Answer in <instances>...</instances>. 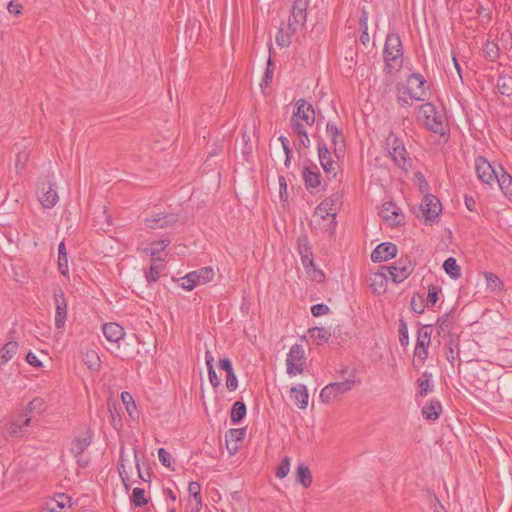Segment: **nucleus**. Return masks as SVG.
I'll return each instance as SVG.
<instances>
[{
	"label": "nucleus",
	"instance_id": "obj_24",
	"mask_svg": "<svg viewBox=\"0 0 512 512\" xmlns=\"http://www.w3.org/2000/svg\"><path fill=\"white\" fill-rule=\"evenodd\" d=\"M455 323L454 312L451 310L448 313L440 316L437 319V333L440 337L446 338L453 336L451 331Z\"/></svg>",
	"mask_w": 512,
	"mask_h": 512
},
{
	"label": "nucleus",
	"instance_id": "obj_28",
	"mask_svg": "<svg viewBox=\"0 0 512 512\" xmlns=\"http://www.w3.org/2000/svg\"><path fill=\"white\" fill-rule=\"evenodd\" d=\"M103 334L110 342H119L125 335L123 327L111 322L103 325Z\"/></svg>",
	"mask_w": 512,
	"mask_h": 512
},
{
	"label": "nucleus",
	"instance_id": "obj_23",
	"mask_svg": "<svg viewBox=\"0 0 512 512\" xmlns=\"http://www.w3.org/2000/svg\"><path fill=\"white\" fill-rule=\"evenodd\" d=\"M302 177L308 190L317 189L321 185L322 177L317 166L314 164L303 168Z\"/></svg>",
	"mask_w": 512,
	"mask_h": 512
},
{
	"label": "nucleus",
	"instance_id": "obj_61",
	"mask_svg": "<svg viewBox=\"0 0 512 512\" xmlns=\"http://www.w3.org/2000/svg\"><path fill=\"white\" fill-rule=\"evenodd\" d=\"M208 377H209V381H210L211 385L214 388H217L220 385L221 382H220L219 377L216 374L214 367H210V369H208Z\"/></svg>",
	"mask_w": 512,
	"mask_h": 512
},
{
	"label": "nucleus",
	"instance_id": "obj_38",
	"mask_svg": "<svg viewBox=\"0 0 512 512\" xmlns=\"http://www.w3.org/2000/svg\"><path fill=\"white\" fill-rule=\"evenodd\" d=\"M309 335L317 345H322L323 343L327 342L331 337L330 331L323 327H314L310 329Z\"/></svg>",
	"mask_w": 512,
	"mask_h": 512
},
{
	"label": "nucleus",
	"instance_id": "obj_32",
	"mask_svg": "<svg viewBox=\"0 0 512 512\" xmlns=\"http://www.w3.org/2000/svg\"><path fill=\"white\" fill-rule=\"evenodd\" d=\"M296 481L299 482L304 488H308L312 484V474L307 465L301 463L297 466Z\"/></svg>",
	"mask_w": 512,
	"mask_h": 512
},
{
	"label": "nucleus",
	"instance_id": "obj_7",
	"mask_svg": "<svg viewBox=\"0 0 512 512\" xmlns=\"http://www.w3.org/2000/svg\"><path fill=\"white\" fill-rule=\"evenodd\" d=\"M214 275L215 273L212 267H202L184 276L182 278L183 283L181 287L187 291H191L200 284L210 282L214 278Z\"/></svg>",
	"mask_w": 512,
	"mask_h": 512
},
{
	"label": "nucleus",
	"instance_id": "obj_56",
	"mask_svg": "<svg viewBox=\"0 0 512 512\" xmlns=\"http://www.w3.org/2000/svg\"><path fill=\"white\" fill-rule=\"evenodd\" d=\"M291 122V128L293 132L299 137V136H305V133H307L306 128L303 123H301V120L294 121L293 118L290 119Z\"/></svg>",
	"mask_w": 512,
	"mask_h": 512
},
{
	"label": "nucleus",
	"instance_id": "obj_63",
	"mask_svg": "<svg viewBox=\"0 0 512 512\" xmlns=\"http://www.w3.org/2000/svg\"><path fill=\"white\" fill-rule=\"evenodd\" d=\"M359 27L361 32L368 31V13L365 10H362V13L359 17Z\"/></svg>",
	"mask_w": 512,
	"mask_h": 512
},
{
	"label": "nucleus",
	"instance_id": "obj_59",
	"mask_svg": "<svg viewBox=\"0 0 512 512\" xmlns=\"http://www.w3.org/2000/svg\"><path fill=\"white\" fill-rule=\"evenodd\" d=\"M160 268L156 265H151L150 271L146 273L147 282H156L159 279Z\"/></svg>",
	"mask_w": 512,
	"mask_h": 512
},
{
	"label": "nucleus",
	"instance_id": "obj_54",
	"mask_svg": "<svg viewBox=\"0 0 512 512\" xmlns=\"http://www.w3.org/2000/svg\"><path fill=\"white\" fill-rule=\"evenodd\" d=\"M291 34V31H289L288 33H284L282 30H280L279 33L276 35V43L281 47H288L291 43Z\"/></svg>",
	"mask_w": 512,
	"mask_h": 512
},
{
	"label": "nucleus",
	"instance_id": "obj_53",
	"mask_svg": "<svg viewBox=\"0 0 512 512\" xmlns=\"http://www.w3.org/2000/svg\"><path fill=\"white\" fill-rule=\"evenodd\" d=\"M188 492L196 501L201 503V486L198 482H190Z\"/></svg>",
	"mask_w": 512,
	"mask_h": 512
},
{
	"label": "nucleus",
	"instance_id": "obj_48",
	"mask_svg": "<svg viewBox=\"0 0 512 512\" xmlns=\"http://www.w3.org/2000/svg\"><path fill=\"white\" fill-rule=\"evenodd\" d=\"M398 332H399V342H400L401 346H403V347L408 346V344H409L408 327H407V323L403 319H400V321H399Z\"/></svg>",
	"mask_w": 512,
	"mask_h": 512
},
{
	"label": "nucleus",
	"instance_id": "obj_49",
	"mask_svg": "<svg viewBox=\"0 0 512 512\" xmlns=\"http://www.w3.org/2000/svg\"><path fill=\"white\" fill-rule=\"evenodd\" d=\"M441 291L440 287L436 286V285H429L428 287V295H427V298H426V306L430 307V306H434L436 304V302L438 301V295H439V292Z\"/></svg>",
	"mask_w": 512,
	"mask_h": 512
},
{
	"label": "nucleus",
	"instance_id": "obj_36",
	"mask_svg": "<svg viewBox=\"0 0 512 512\" xmlns=\"http://www.w3.org/2000/svg\"><path fill=\"white\" fill-rule=\"evenodd\" d=\"M501 175H497V182H498V185L501 189V191L506 195V196H512V176L510 174H508L506 171L503 170V168H501Z\"/></svg>",
	"mask_w": 512,
	"mask_h": 512
},
{
	"label": "nucleus",
	"instance_id": "obj_60",
	"mask_svg": "<svg viewBox=\"0 0 512 512\" xmlns=\"http://www.w3.org/2000/svg\"><path fill=\"white\" fill-rule=\"evenodd\" d=\"M58 269L63 276H67L69 273L68 269V257H58Z\"/></svg>",
	"mask_w": 512,
	"mask_h": 512
},
{
	"label": "nucleus",
	"instance_id": "obj_55",
	"mask_svg": "<svg viewBox=\"0 0 512 512\" xmlns=\"http://www.w3.org/2000/svg\"><path fill=\"white\" fill-rule=\"evenodd\" d=\"M329 311L330 308L323 303L315 304L311 307V313L315 317L326 315L329 313Z\"/></svg>",
	"mask_w": 512,
	"mask_h": 512
},
{
	"label": "nucleus",
	"instance_id": "obj_8",
	"mask_svg": "<svg viewBox=\"0 0 512 512\" xmlns=\"http://www.w3.org/2000/svg\"><path fill=\"white\" fill-rule=\"evenodd\" d=\"M287 374L295 376L296 374H302L305 368V351L300 344H294L290 348V351L286 359Z\"/></svg>",
	"mask_w": 512,
	"mask_h": 512
},
{
	"label": "nucleus",
	"instance_id": "obj_34",
	"mask_svg": "<svg viewBox=\"0 0 512 512\" xmlns=\"http://www.w3.org/2000/svg\"><path fill=\"white\" fill-rule=\"evenodd\" d=\"M449 341L447 343L445 355L446 359L453 364L456 357L459 355V336H450L448 337Z\"/></svg>",
	"mask_w": 512,
	"mask_h": 512
},
{
	"label": "nucleus",
	"instance_id": "obj_39",
	"mask_svg": "<svg viewBox=\"0 0 512 512\" xmlns=\"http://www.w3.org/2000/svg\"><path fill=\"white\" fill-rule=\"evenodd\" d=\"M387 277L384 273H375L371 278L370 287L373 293L381 294L386 291Z\"/></svg>",
	"mask_w": 512,
	"mask_h": 512
},
{
	"label": "nucleus",
	"instance_id": "obj_2",
	"mask_svg": "<svg viewBox=\"0 0 512 512\" xmlns=\"http://www.w3.org/2000/svg\"><path fill=\"white\" fill-rule=\"evenodd\" d=\"M386 149L393 162L400 168L411 167L412 162L405 148L403 140L394 133H390L386 138Z\"/></svg>",
	"mask_w": 512,
	"mask_h": 512
},
{
	"label": "nucleus",
	"instance_id": "obj_42",
	"mask_svg": "<svg viewBox=\"0 0 512 512\" xmlns=\"http://www.w3.org/2000/svg\"><path fill=\"white\" fill-rule=\"evenodd\" d=\"M487 288L492 292H500L503 289L502 280L492 272H484Z\"/></svg>",
	"mask_w": 512,
	"mask_h": 512
},
{
	"label": "nucleus",
	"instance_id": "obj_33",
	"mask_svg": "<svg viewBox=\"0 0 512 512\" xmlns=\"http://www.w3.org/2000/svg\"><path fill=\"white\" fill-rule=\"evenodd\" d=\"M496 87L501 95L510 97L512 95V76L499 74Z\"/></svg>",
	"mask_w": 512,
	"mask_h": 512
},
{
	"label": "nucleus",
	"instance_id": "obj_45",
	"mask_svg": "<svg viewBox=\"0 0 512 512\" xmlns=\"http://www.w3.org/2000/svg\"><path fill=\"white\" fill-rule=\"evenodd\" d=\"M44 401L43 399L36 397L32 399L21 411L24 416H32V412L34 410H40L43 407Z\"/></svg>",
	"mask_w": 512,
	"mask_h": 512
},
{
	"label": "nucleus",
	"instance_id": "obj_35",
	"mask_svg": "<svg viewBox=\"0 0 512 512\" xmlns=\"http://www.w3.org/2000/svg\"><path fill=\"white\" fill-rule=\"evenodd\" d=\"M246 405L242 401H236L231 408V422L236 425L239 424L246 416Z\"/></svg>",
	"mask_w": 512,
	"mask_h": 512
},
{
	"label": "nucleus",
	"instance_id": "obj_29",
	"mask_svg": "<svg viewBox=\"0 0 512 512\" xmlns=\"http://www.w3.org/2000/svg\"><path fill=\"white\" fill-rule=\"evenodd\" d=\"M291 398L294 400V403L298 405L300 409H305L308 405V391L305 385H299L298 387H292L291 390Z\"/></svg>",
	"mask_w": 512,
	"mask_h": 512
},
{
	"label": "nucleus",
	"instance_id": "obj_26",
	"mask_svg": "<svg viewBox=\"0 0 512 512\" xmlns=\"http://www.w3.org/2000/svg\"><path fill=\"white\" fill-rule=\"evenodd\" d=\"M219 368L226 372V388L229 391H235L238 387V380L234 373L232 363L228 358L219 360Z\"/></svg>",
	"mask_w": 512,
	"mask_h": 512
},
{
	"label": "nucleus",
	"instance_id": "obj_10",
	"mask_svg": "<svg viewBox=\"0 0 512 512\" xmlns=\"http://www.w3.org/2000/svg\"><path fill=\"white\" fill-rule=\"evenodd\" d=\"M308 0H295L291 9V15L288 19V30L292 34L303 27L307 19Z\"/></svg>",
	"mask_w": 512,
	"mask_h": 512
},
{
	"label": "nucleus",
	"instance_id": "obj_44",
	"mask_svg": "<svg viewBox=\"0 0 512 512\" xmlns=\"http://www.w3.org/2000/svg\"><path fill=\"white\" fill-rule=\"evenodd\" d=\"M483 53L488 60L492 62L496 61L499 57L498 44L493 41H487L483 49Z\"/></svg>",
	"mask_w": 512,
	"mask_h": 512
},
{
	"label": "nucleus",
	"instance_id": "obj_57",
	"mask_svg": "<svg viewBox=\"0 0 512 512\" xmlns=\"http://www.w3.org/2000/svg\"><path fill=\"white\" fill-rule=\"evenodd\" d=\"M158 457L163 466L168 468L171 467V455L168 451H166L164 448H159Z\"/></svg>",
	"mask_w": 512,
	"mask_h": 512
},
{
	"label": "nucleus",
	"instance_id": "obj_46",
	"mask_svg": "<svg viewBox=\"0 0 512 512\" xmlns=\"http://www.w3.org/2000/svg\"><path fill=\"white\" fill-rule=\"evenodd\" d=\"M411 309L417 313L422 314L424 312L426 303H424L423 295L414 294L411 299Z\"/></svg>",
	"mask_w": 512,
	"mask_h": 512
},
{
	"label": "nucleus",
	"instance_id": "obj_16",
	"mask_svg": "<svg viewBox=\"0 0 512 512\" xmlns=\"http://www.w3.org/2000/svg\"><path fill=\"white\" fill-rule=\"evenodd\" d=\"M55 303V326L62 329L65 326L67 318V301L62 289L58 288L53 294Z\"/></svg>",
	"mask_w": 512,
	"mask_h": 512
},
{
	"label": "nucleus",
	"instance_id": "obj_25",
	"mask_svg": "<svg viewBox=\"0 0 512 512\" xmlns=\"http://www.w3.org/2000/svg\"><path fill=\"white\" fill-rule=\"evenodd\" d=\"M298 252L305 268L314 266L313 253L307 236H302L298 239Z\"/></svg>",
	"mask_w": 512,
	"mask_h": 512
},
{
	"label": "nucleus",
	"instance_id": "obj_21",
	"mask_svg": "<svg viewBox=\"0 0 512 512\" xmlns=\"http://www.w3.org/2000/svg\"><path fill=\"white\" fill-rule=\"evenodd\" d=\"M93 432L86 429L81 435L76 436L71 442L70 451L73 456H81L83 452L91 445Z\"/></svg>",
	"mask_w": 512,
	"mask_h": 512
},
{
	"label": "nucleus",
	"instance_id": "obj_22",
	"mask_svg": "<svg viewBox=\"0 0 512 512\" xmlns=\"http://www.w3.org/2000/svg\"><path fill=\"white\" fill-rule=\"evenodd\" d=\"M32 416H24L20 413L10 424L8 433L11 437H22L30 426Z\"/></svg>",
	"mask_w": 512,
	"mask_h": 512
},
{
	"label": "nucleus",
	"instance_id": "obj_62",
	"mask_svg": "<svg viewBox=\"0 0 512 512\" xmlns=\"http://www.w3.org/2000/svg\"><path fill=\"white\" fill-rule=\"evenodd\" d=\"M60 500H53L49 505L57 507L59 510L63 511L66 506L65 500L69 502V498L64 494L59 495Z\"/></svg>",
	"mask_w": 512,
	"mask_h": 512
},
{
	"label": "nucleus",
	"instance_id": "obj_51",
	"mask_svg": "<svg viewBox=\"0 0 512 512\" xmlns=\"http://www.w3.org/2000/svg\"><path fill=\"white\" fill-rule=\"evenodd\" d=\"M171 243L170 238H165L161 240H157L152 242L151 244V255L155 256L156 254L163 251L169 244Z\"/></svg>",
	"mask_w": 512,
	"mask_h": 512
},
{
	"label": "nucleus",
	"instance_id": "obj_6",
	"mask_svg": "<svg viewBox=\"0 0 512 512\" xmlns=\"http://www.w3.org/2000/svg\"><path fill=\"white\" fill-rule=\"evenodd\" d=\"M354 384V380L330 383L321 390L320 399L324 403H333L338 401L343 394L352 389Z\"/></svg>",
	"mask_w": 512,
	"mask_h": 512
},
{
	"label": "nucleus",
	"instance_id": "obj_3",
	"mask_svg": "<svg viewBox=\"0 0 512 512\" xmlns=\"http://www.w3.org/2000/svg\"><path fill=\"white\" fill-rule=\"evenodd\" d=\"M419 111L424 117L425 126L428 130L441 136L446 134L442 115L437 111L434 104L430 102L424 103L419 106Z\"/></svg>",
	"mask_w": 512,
	"mask_h": 512
},
{
	"label": "nucleus",
	"instance_id": "obj_40",
	"mask_svg": "<svg viewBox=\"0 0 512 512\" xmlns=\"http://www.w3.org/2000/svg\"><path fill=\"white\" fill-rule=\"evenodd\" d=\"M432 374L427 371L423 372L421 377L417 380L419 386V395L421 397H425L429 392L433 389V384L431 383Z\"/></svg>",
	"mask_w": 512,
	"mask_h": 512
},
{
	"label": "nucleus",
	"instance_id": "obj_41",
	"mask_svg": "<svg viewBox=\"0 0 512 512\" xmlns=\"http://www.w3.org/2000/svg\"><path fill=\"white\" fill-rule=\"evenodd\" d=\"M443 269L452 279H458L461 276V268L453 257H449L444 261Z\"/></svg>",
	"mask_w": 512,
	"mask_h": 512
},
{
	"label": "nucleus",
	"instance_id": "obj_4",
	"mask_svg": "<svg viewBox=\"0 0 512 512\" xmlns=\"http://www.w3.org/2000/svg\"><path fill=\"white\" fill-rule=\"evenodd\" d=\"M389 272L394 283H401L407 279L415 269V262L409 256L400 257L390 266H383Z\"/></svg>",
	"mask_w": 512,
	"mask_h": 512
},
{
	"label": "nucleus",
	"instance_id": "obj_1",
	"mask_svg": "<svg viewBox=\"0 0 512 512\" xmlns=\"http://www.w3.org/2000/svg\"><path fill=\"white\" fill-rule=\"evenodd\" d=\"M403 44L401 37L398 33L389 32L386 36L383 59H384V72L386 74H393L403 66Z\"/></svg>",
	"mask_w": 512,
	"mask_h": 512
},
{
	"label": "nucleus",
	"instance_id": "obj_58",
	"mask_svg": "<svg viewBox=\"0 0 512 512\" xmlns=\"http://www.w3.org/2000/svg\"><path fill=\"white\" fill-rule=\"evenodd\" d=\"M27 160H28V154L26 152L22 151L17 154L16 164H15L17 172L24 170Z\"/></svg>",
	"mask_w": 512,
	"mask_h": 512
},
{
	"label": "nucleus",
	"instance_id": "obj_19",
	"mask_svg": "<svg viewBox=\"0 0 512 512\" xmlns=\"http://www.w3.org/2000/svg\"><path fill=\"white\" fill-rule=\"evenodd\" d=\"M291 118H293L294 121H305L308 126H312L315 122V111L312 104L308 103L305 99H299L296 102V111Z\"/></svg>",
	"mask_w": 512,
	"mask_h": 512
},
{
	"label": "nucleus",
	"instance_id": "obj_47",
	"mask_svg": "<svg viewBox=\"0 0 512 512\" xmlns=\"http://www.w3.org/2000/svg\"><path fill=\"white\" fill-rule=\"evenodd\" d=\"M290 471V458L285 456L281 463L278 465L275 471V475L277 478L282 479L287 476Z\"/></svg>",
	"mask_w": 512,
	"mask_h": 512
},
{
	"label": "nucleus",
	"instance_id": "obj_18",
	"mask_svg": "<svg viewBox=\"0 0 512 512\" xmlns=\"http://www.w3.org/2000/svg\"><path fill=\"white\" fill-rule=\"evenodd\" d=\"M475 170L478 179L484 184H491L498 175L486 158L482 156L475 158Z\"/></svg>",
	"mask_w": 512,
	"mask_h": 512
},
{
	"label": "nucleus",
	"instance_id": "obj_17",
	"mask_svg": "<svg viewBox=\"0 0 512 512\" xmlns=\"http://www.w3.org/2000/svg\"><path fill=\"white\" fill-rule=\"evenodd\" d=\"M379 215L392 227L401 225L404 220L401 209L391 201L385 202L382 205Z\"/></svg>",
	"mask_w": 512,
	"mask_h": 512
},
{
	"label": "nucleus",
	"instance_id": "obj_12",
	"mask_svg": "<svg viewBox=\"0 0 512 512\" xmlns=\"http://www.w3.org/2000/svg\"><path fill=\"white\" fill-rule=\"evenodd\" d=\"M410 99L424 101L427 96L426 80L420 73H413L407 79L404 89Z\"/></svg>",
	"mask_w": 512,
	"mask_h": 512
},
{
	"label": "nucleus",
	"instance_id": "obj_43",
	"mask_svg": "<svg viewBox=\"0 0 512 512\" xmlns=\"http://www.w3.org/2000/svg\"><path fill=\"white\" fill-rule=\"evenodd\" d=\"M131 503L134 507H143L148 504V498L145 497V490L142 488H134L130 497Z\"/></svg>",
	"mask_w": 512,
	"mask_h": 512
},
{
	"label": "nucleus",
	"instance_id": "obj_9",
	"mask_svg": "<svg viewBox=\"0 0 512 512\" xmlns=\"http://www.w3.org/2000/svg\"><path fill=\"white\" fill-rule=\"evenodd\" d=\"M432 325H423L417 332V341L414 356L417 362L423 365L428 357V348L431 342Z\"/></svg>",
	"mask_w": 512,
	"mask_h": 512
},
{
	"label": "nucleus",
	"instance_id": "obj_37",
	"mask_svg": "<svg viewBox=\"0 0 512 512\" xmlns=\"http://www.w3.org/2000/svg\"><path fill=\"white\" fill-rule=\"evenodd\" d=\"M83 361L92 371H98L101 367V361L94 350H87L82 353Z\"/></svg>",
	"mask_w": 512,
	"mask_h": 512
},
{
	"label": "nucleus",
	"instance_id": "obj_27",
	"mask_svg": "<svg viewBox=\"0 0 512 512\" xmlns=\"http://www.w3.org/2000/svg\"><path fill=\"white\" fill-rule=\"evenodd\" d=\"M315 216H320L322 219L330 217L331 222H333L336 217V201L330 198L324 199L316 207Z\"/></svg>",
	"mask_w": 512,
	"mask_h": 512
},
{
	"label": "nucleus",
	"instance_id": "obj_20",
	"mask_svg": "<svg viewBox=\"0 0 512 512\" xmlns=\"http://www.w3.org/2000/svg\"><path fill=\"white\" fill-rule=\"evenodd\" d=\"M397 246L391 242H383L379 244L372 252L371 259L373 262H383L396 257Z\"/></svg>",
	"mask_w": 512,
	"mask_h": 512
},
{
	"label": "nucleus",
	"instance_id": "obj_64",
	"mask_svg": "<svg viewBox=\"0 0 512 512\" xmlns=\"http://www.w3.org/2000/svg\"><path fill=\"white\" fill-rule=\"evenodd\" d=\"M26 361L33 367L39 368L42 367V362L38 360L36 355L33 352H29L26 355Z\"/></svg>",
	"mask_w": 512,
	"mask_h": 512
},
{
	"label": "nucleus",
	"instance_id": "obj_30",
	"mask_svg": "<svg viewBox=\"0 0 512 512\" xmlns=\"http://www.w3.org/2000/svg\"><path fill=\"white\" fill-rule=\"evenodd\" d=\"M442 412V405L438 400H431L422 408V415L427 420H437Z\"/></svg>",
	"mask_w": 512,
	"mask_h": 512
},
{
	"label": "nucleus",
	"instance_id": "obj_14",
	"mask_svg": "<svg viewBox=\"0 0 512 512\" xmlns=\"http://www.w3.org/2000/svg\"><path fill=\"white\" fill-rule=\"evenodd\" d=\"M420 209L425 218V222L431 224L441 213L442 205L436 196L427 194L423 198Z\"/></svg>",
	"mask_w": 512,
	"mask_h": 512
},
{
	"label": "nucleus",
	"instance_id": "obj_31",
	"mask_svg": "<svg viewBox=\"0 0 512 512\" xmlns=\"http://www.w3.org/2000/svg\"><path fill=\"white\" fill-rule=\"evenodd\" d=\"M19 344L16 341L7 342L0 348V367L11 360L18 353Z\"/></svg>",
	"mask_w": 512,
	"mask_h": 512
},
{
	"label": "nucleus",
	"instance_id": "obj_13",
	"mask_svg": "<svg viewBox=\"0 0 512 512\" xmlns=\"http://www.w3.org/2000/svg\"><path fill=\"white\" fill-rule=\"evenodd\" d=\"M180 220L179 214L173 212H158L145 219V226L149 229H162L172 227Z\"/></svg>",
	"mask_w": 512,
	"mask_h": 512
},
{
	"label": "nucleus",
	"instance_id": "obj_15",
	"mask_svg": "<svg viewBox=\"0 0 512 512\" xmlns=\"http://www.w3.org/2000/svg\"><path fill=\"white\" fill-rule=\"evenodd\" d=\"M326 133L331 138V142L334 146L335 158H343L345 155V139L342 131L335 123L328 121L326 124Z\"/></svg>",
	"mask_w": 512,
	"mask_h": 512
},
{
	"label": "nucleus",
	"instance_id": "obj_52",
	"mask_svg": "<svg viewBox=\"0 0 512 512\" xmlns=\"http://www.w3.org/2000/svg\"><path fill=\"white\" fill-rule=\"evenodd\" d=\"M246 435V428H232L227 434L226 438H230L235 441H242Z\"/></svg>",
	"mask_w": 512,
	"mask_h": 512
},
{
	"label": "nucleus",
	"instance_id": "obj_5",
	"mask_svg": "<svg viewBox=\"0 0 512 512\" xmlns=\"http://www.w3.org/2000/svg\"><path fill=\"white\" fill-rule=\"evenodd\" d=\"M319 162L327 176L335 178L338 173L342 171L339 164L340 159H334L335 156L331 154L330 150L324 141H319L317 144Z\"/></svg>",
	"mask_w": 512,
	"mask_h": 512
},
{
	"label": "nucleus",
	"instance_id": "obj_50",
	"mask_svg": "<svg viewBox=\"0 0 512 512\" xmlns=\"http://www.w3.org/2000/svg\"><path fill=\"white\" fill-rule=\"evenodd\" d=\"M273 70H274V64L272 62V59L269 57L267 61V67L266 71L264 73V77L262 79L261 87H267L272 82L273 78Z\"/></svg>",
	"mask_w": 512,
	"mask_h": 512
},
{
	"label": "nucleus",
	"instance_id": "obj_11",
	"mask_svg": "<svg viewBox=\"0 0 512 512\" xmlns=\"http://www.w3.org/2000/svg\"><path fill=\"white\" fill-rule=\"evenodd\" d=\"M38 200L44 208L50 209L56 205L59 196L48 177L41 178L37 185Z\"/></svg>",
	"mask_w": 512,
	"mask_h": 512
}]
</instances>
